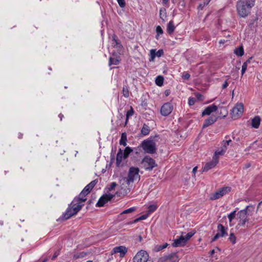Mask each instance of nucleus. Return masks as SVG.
<instances>
[{"label":"nucleus","instance_id":"obj_20","mask_svg":"<svg viewBox=\"0 0 262 262\" xmlns=\"http://www.w3.org/2000/svg\"><path fill=\"white\" fill-rule=\"evenodd\" d=\"M217 233H220L221 237H224L227 235L225 227L222 224H219L217 226Z\"/></svg>","mask_w":262,"mask_h":262},{"label":"nucleus","instance_id":"obj_13","mask_svg":"<svg viewBox=\"0 0 262 262\" xmlns=\"http://www.w3.org/2000/svg\"><path fill=\"white\" fill-rule=\"evenodd\" d=\"M173 110V105L168 102L164 104L161 108V113L163 116H166L170 114Z\"/></svg>","mask_w":262,"mask_h":262},{"label":"nucleus","instance_id":"obj_25","mask_svg":"<svg viewBox=\"0 0 262 262\" xmlns=\"http://www.w3.org/2000/svg\"><path fill=\"white\" fill-rule=\"evenodd\" d=\"M127 135L125 132L122 133L121 139L120 140V144L123 145V146L126 145V142H127Z\"/></svg>","mask_w":262,"mask_h":262},{"label":"nucleus","instance_id":"obj_4","mask_svg":"<svg viewBox=\"0 0 262 262\" xmlns=\"http://www.w3.org/2000/svg\"><path fill=\"white\" fill-rule=\"evenodd\" d=\"M139 169L138 167H131L129 168L126 182L127 184L133 182L135 180H139L140 176L139 174Z\"/></svg>","mask_w":262,"mask_h":262},{"label":"nucleus","instance_id":"obj_42","mask_svg":"<svg viewBox=\"0 0 262 262\" xmlns=\"http://www.w3.org/2000/svg\"><path fill=\"white\" fill-rule=\"evenodd\" d=\"M150 61H153L156 56V50H154V49L151 50L150 51Z\"/></svg>","mask_w":262,"mask_h":262},{"label":"nucleus","instance_id":"obj_5","mask_svg":"<svg viewBox=\"0 0 262 262\" xmlns=\"http://www.w3.org/2000/svg\"><path fill=\"white\" fill-rule=\"evenodd\" d=\"M231 191V188L229 186H225L219 189L216 191L212 193L210 195L211 200L219 199Z\"/></svg>","mask_w":262,"mask_h":262},{"label":"nucleus","instance_id":"obj_52","mask_svg":"<svg viewBox=\"0 0 262 262\" xmlns=\"http://www.w3.org/2000/svg\"><path fill=\"white\" fill-rule=\"evenodd\" d=\"M220 237H221L220 235V233H217L216 235L212 238L211 240V242H213L215 241H216L217 238H219Z\"/></svg>","mask_w":262,"mask_h":262},{"label":"nucleus","instance_id":"obj_41","mask_svg":"<svg viewBox=\"0 0 262 262\" xmlns=\"http://www.w3.org/2000/svg\"><path fill=\"white\" fill-rule=\"evenodd\" d=\"M235 213L236 210H234L228 215V217L230 223L232 222V220L235 217Z\"/></svg>","mask_w":262,"mask_h":262},{"label":"nucleus","instance_id":"obj_61","mask_svg":"<svg viewBox=\"0 0 262 262\" xmlns=\"http://www.w3.org/2000/svg\"><path fill=\"white\" fill-rule=\"evenodd\" d=\"M202 97V95L201 93H198L196 94V98H197V99L201 98Z\"/></svg>","mask_w":262,"mask_h":262},{"label":"nucleus","instance_id":"obj_9","mask_svg":"<svg viewBox=\"0 0 262 262\" xmlns=\"http://www.w3.org/2000/svg\"><path fill=\"white\" fill-rule=\"evenodd\" d=\"M149 258L147 252L141 250L137 252L133 258V262H147Z\"/></svg>","mask_w":262,"mask_h":262},{"label":"nucleus","instance_id":"obj_46","mask_svg":"<svg viewBox=\"0 0 262 262\" xmlns=\"http://www.w3.org/2000/svg\"><path fill=\"white\" fill-rule=\"evenodd\" d=\"M97 182L98 179H95L94 181H92L91 182H90L88 185H89V186L92 187V189H93L96 185V184L97 183Z\"/></svg>","mask_w":262,"mask_h":262},{"label":"nucleus","instance_id":"obj_17","mask_svg":"<svg viewBox=\"0 0 262 262\" xmlns=\"http://www.w3.org/2000/svg\"><path fill=\"white\" fill-rule=\"evenodd\" d=\"M217 110V106L212 104L207 107L202 112V116L209 115L210 114Z\"/></svg>","mask_w":262,"mask_h":262},{"label":"nucleus","instance_id":"obj_59","mask_svg":"<svg viewBox=\"0 0 262 262\" xmlns=\"http://www.w3.org/2000/svg\"><path fill=\"white\" fill-rule=\"evenodd\" d=\"M252 57H249L247 60L246 62H245L244 63H246V64L248 66V64L251 61V60L252 59Z\"/></svg>","mask_w":262,"mask_h":262},{"label":"nucleus","instance_id":"obj_40","mask_svg":"<svg viewBox=\"0 0 262 262\" xmlns=\"http://www.w3.org/2000/svg\"><path fill=\"white\" fill-rule=\"evenodd\" d=\"M231 142V140H227V141H223V142H222L223 147H222V149H225V150L226 151L227 147L229 145V142Z\"/></svg>","mask_w":262,"mask_h":262},{"label":"nucleus","instance_id":"obj_39","mask_svg":"<svg viewBox=\"0 0 262 262\" xmlns=\"http://www.w3.org/2000/svg\"><path fill=\"white\" fill-rule=\"evenodd\" d=\"M195 231H192L190 232H188L186 235L184 236L186 242H187V241L189 240L195 234Z\"/></svg>","mask_w":262,"mask_h":262},{"label":"nucleus","instance_id":"obj_44","mask_svg":"<svg viewBox=\"0 0 262 262\" xmlns=\"http://www.w3.org/2000/svg\"><path fill=\"white\" fill-rule=\"evenodd\" d=\"M165 11V9H164V11H162V10H160V17L163 20H164V18L166 17V13Z\"/></svg>","mask_w":262,"mask_h":262},{"label":"nucleus","instance_id":"obj_14","mask_svg":"<svg viewBox=\"0 0 262 262\" xmlns=\"http://www.w3.org/2000/svg\"><path fill=\"white\" fill-rule=\"evenodd\" d=\"M219 162V159L215 157H213L212 160L207 163L205 166L202 168V171L203 172H207L209 170L214 167Z\"/></svg>","mask_w":262,"mask_h":262},{"label":"nucleus","instance_id":"obj_31","mask_svg":"<svg viewBox=\"0 0 262 262\" xmlns=\"http://www.w3.org/2000/svg\"><path fill=\"white\" fill-rule=\"evenodd\" d=\"M164 78L162 76H158L155 80L156 83L158 86H162L163 84Z\"/></svg>","mask_w":262,"mask_h":262},{"label":"nucleus","instance_id":"obj_11","mask_svg":"<svg viewBox=\"0 0 262 262\" xmlns=\"http://www.w3.org/2000/svg\"><path fill=\"white\" fill-rule=\"evenodd\" d=\"M114 196L115 195L111 194H106L103 195L99 199L98 202L97 203L96 206H103L105 204H106L107 202H108L109 201L112 199L114 197Z\"/></svg>","mask_w":262,"mask_h":262},{"label":"nucleus","instance_id":"obj_3","mask_svg":"<svg viewBox=\"0 0 262 262\" xmlns=\"http://www.w3.org/2000/svg\"><path fill=\"white\" fill-rule=\"evenodd\" d=\"M83 204H79L76 202L73 203V201L69 206L66 212L63 214V217L66 220L70 219L71 216L76 214L81 209Z\"/></svg>","mask_w":262,"mask_h":262},{"label":"nucleus","instance_id":"obj_37","mask_svg":"<svg viewBox=\"0 0 262 262\" xmlns=\"http://www.w3.org/2000/svg\"><path fill=\"white\" fill-rule=\"evenodd\" d=\"M136 210V207H131L129 209H126L124 210L122 212L120 213V215H122L123 214H127L132 213Z\"/></svg>","mask_w":262,"mask_h":262},{"label":"nucleus","instance_id":"obj_18","mask_svg":"<svg viewBox=\"0 0 262 262\" xmlns=\"http://www.w3.org/2000/svg\"><path fill=\"white\" fill-rule=\"evenodd\" d=\"M217 118L214 115L210 116L208 118L205 120L204 123L203 125V128H206L213 124L217 121Z\"/></svg>","mask_w":262,"mask_h":262},{"label":"nucleus","instance_id":"obj_53","mask_svg":"<svg viewBox=\"0 0 262 262\" xmlns=\"http://www.w3.org/2000/svg\"><path fill=\"white\" fill-rule=\"evenodd\" d=\"M116 186H117V184L116 182L112 183L111 184L110 187L109 188V190L114 189Z\"/></svg>","mask_w":262,"mask_h":262},{"label":"nucleus","instance_id":"obj_23","mask_svg":"<svg viewBox=\"0 0 262 262\" xmlns=\"http://www.w3.org/2000/svg\"><path fill=\"white\" fill-rule=\"evenodd\" d=\"M150 131V127L147 124H144L141 130V134L145 136L148 135Z\"/></svg>","mask_w":262,"mask_h":262},{"label":"nucleus","instance_id":"obj_47","mask_svg":"<svg viewBox=\"0 0 262 262\" xmlns=\"http://www.w3.org/2000/svg\"><path fill=\"white\" fill-rule=\"evenodd\" d=\"M117 2L121 8H124L125 6L124 0H117Z\"/></svg>","mask_w":262,"mask_h":262},{"label":"nucleus","instance_id":"obj_48","mask_svg":"<svg viewBox=\"0 0 262 262\" xmlns=\"http://www.w3.org/2000/svg\"><path fill=\"white\" fill-rule=\"evenodd\" d=\"M247 68V65L246 64V63H244L243 64L242 67V75L243 76L245 72H246Z\"/></svg>","mask_w":262,"mask_h":262},{"label":"nucleus","instance_id":"obj_34","mask_svg":"<svg viewBox=\"0 0 262 262\" xmlns=\"http://www.w3.org/2000/svg\"><path fill=\"white\" fill-rule=\"evenodd\" d=\"M255 0H247L245 5L248 8H251L254 5Z\"/></svg>","mask_w":262,"mask_h":262},{"label":"nucleus","instance_id":"obj_24","mask_svg":"<svg viewBox=\"0 0 262 262\" xmlns=\"http://www.w3.org/2000/svg\"><path fill=\"white\" fill-rule=\"evenodd\" d=\"M175 29V26L172 20L170 21L167 26V32L169 34H171Z\"/></svg>","mask_w":262,"mask_h":262},{"label":"nucleus","instance_id":"obj_32","mask_svg":"<svg viewBox=\"0 0 262 262\" xmlns=\"http://www.w3.org/2000/svg\"><path fill=\"white\" fill-rule=\"evenodd\" d=\"M225 152H226V150H225V149L222 148L221 150L218 149L217 150H216L215 151L214 155L213 157H216V158L219 159L218 156L219 155H221V156L224 155V154L225 153Z\"/></svg>","mask_w":262,"mask_h":262},{"label":"nucleus","instance_id":"obj_7","mask_svg":"<svg viewBox=\"0 0 262 262\" xmlns=\"http://www.w3.org/2000/svg\"><path fill=\"white\" fill-rule=\"evenodd\" d=\"M236 8L238 14L242 17H246L249 14V10L243 1H238L237 3Z\"/></svg>","mask_w":262,"mask_h":262},{"label":"nucleus","instance_id":"obj_26","mask_svg":"<svg viewBox=\"0 0 262 262\" xmlns=\"http://www.w3.org/2000/svg\"><path fill=\"white\" fill-rule=\"evenodd\" d=\"M234 53L238 56H242L244 54V48L243 46H240L236 48L234 51Z\"/></svg>","mask_w":262,"mask_h":262},{"label":"nucleus","instance_id":"obj_8","mask_svg":"<svg viewBox=\"0 0 262 262\" xmlns=\"http://www.w3.org/2000/svg\"><path fill=\"white\" fill-rule=\"evenodd\" d=\"M142 164H143L145 169L149 171L151 170L154 167L157 166L155 160L148 156H145L143 158Z\"/></svg>","mask_w":262,"mask_h":262},{"label":"nucleus","instance_id":"obj_55","mask_svg":"<svg viewBox=\"0 0 262 262\" xmlns=\"http://www.w3.org/2000/svg\"><path fill=\"white\" fill-rule=\"evenodd\" d=\"M190 75L188 73H185L183 75V77L185 79H189Z\"/></svg>","mask_w":262,"mask_h":262},{"label":"nucleus","instance_id":"obj_22","mask_svg":"<svg viewBox=\"0 0 262 262\" xmlns=\"http://www.w3.org/2000/svg\"><path fill=\"white\" fill-rule=\"evenodd\" d=\"M217 112L220 114V117L222 118L226 117L228 115V111L225 107H219L217 108Z\"/></svg>","mask_w":262,"mask_h":262},{"label":"nucleus","instance_id":"obj_21","mask_svg":"<svg viewBox=\"0 0 262 262\" xmlns=\"http://www.w3.org/2000/svg\"><path fill=\"white\" fill-rule=\"evenodd\" d=\"M260 122V118L257 116H255L254 118L252 120V126L255 128H258Z\"/></svg>","mask_w":262,"mask_h":262},{"label":"nucleus","instance_id":"obj_36","mask_svg":"<svg viewBox=\"0 0 262 262\" xmlns=\"http://www.w3.org/2000/svg\"><path fill=\"white\" fill-rule=\"evenodd\" d=\"M229 239L233 244H235L236 243V237L233 233H231L229 235Z\"/></svg>","mask_w":262,"mask_h":262},{"label":"nucleus","instance_id":"obj_35","mask_svg":"<svg viewBox=\"0 0 262 262\" xmlns=\"http://www.w3.org/2000/svg\"><path fill=\"white\" fill-rule=\"evenodd\" d=\"M157 209V206L156 205H150L148 208V213H150L154 212Z\"/></svg>","mask_w":262,"mask_h":262},{"label":"nucleus","instance_id":"obj_51","mask_svg":"<svg viewBox=\"0 0 262 262\" xmlns=\"http://www.w3.org/2000/svg\"><path fill=\"white\" fill-rule=\"evenodd\" d=\"M163 50L162 49L159 50L157 52H156V56L158 57H160L163 54Z\"/></svg>","mask_w":262,"mask_h":262},{"label":"nucleus","instance_id":"obj_2","mask_svg":"<svg viewBox=\"0 0 262 262\" xmlns=\"http://www.w3.org/2000/svg\"><path fill=\"white\" fill-rule=\"evenodd\" d=\"M160 139L159 135H155L150 136L148 139L143 140L141 144L140 147L142 148L143 150L148 154H154L156 152L157 147L156 142Z\"/></svg>","mask_w":262,"mask_h":262},{"label":"nucleus","instance_id":"obj_33","mask_svg":"<svg viewBox=\"0 0 262 262\" xmlns=\"http://www.w3.org/2000/svg\"><path fill=\"white\" fill-rule=\"evenodd\" d=\"M134 114V110L132 107H130V109L127 112L126 114V121L125 124L127 123L128 118L129 117L132 116Z\"/></svg>","mask_w":262,"mask_h":262},{"label":"nucleus","instance_id":"obj_49","mask_svg":"<svg viewBox=\"0 0 262 262\" xmlns=\"http://www.w3.org/2000/svg\"><path fill=\"white\" fill-rule=\"evenodd\" d=\"M156 32L158 33V34H162L163 33L162 28L159 26L157 27Z\"/></svg>","mask_w":262,"mask_h":262},{"label":"nucleus","instance_id":"obj_64","mask_svg":"<svg viewBox=\"0 0 262 262\" xmlns=\"http://www.w3.org/2000/svg\"><path fill=\"white\" fill-rule=\"evenodd\" d=\"M140 221V220L139 219V217H138V218H137V219H135V220L133 221V223H137V222H139V221Z\"/></svg>","mask_w":262,"mask_h":262},{"label":"nucleus","instance_id":"obj_6","mask_svg":"<svg viewBox=\"0 0 262 262\" xmlns=\"http://www.w3.org/2000/svg\"><path fill=\"white\" fill-rule=\"evenodd\" d=\"M243 112L244 104L242 103H237L231 110V118L234 120L238 118L242 115Z\"/></svg>","mask_w":262,"mask_h":262},{"label":"nucleus","instance_id":"obj_57","mask_svg":"<svg viewBox=\"0 0 262 262\" xmlns=\"http://www.w3.org/2000/svg\"><path fill=\"white\" fill-rule=\"evenodd\" d=\"M228 85V83L227 82V81H226L222 85V88L223 89H225L226 88Z\"/></svg>","mask_w":262,"mask_h":262},{"label":"nucleus","instance_id":"obj_12","mask_svg":"<svg viewBox=\"0 0 262 262\" xmlns=\"http://www.w3.org/2000/svg\"><path fill=\"white\" fill-rule=\"evenodd\" d=\"M127 252V248L123 246H120L114 247L111 251V255L119 253L120 257L122 258L124 257L125 255Z\"/></svg>","mask_w":262,"mask_h":262},{"label":"nucleus","instance_id":"obj_43","mask_svg":"<svg viewBox=\"0 0 262 262\" xmlns=\"http://www.w3.org/2000/svg\"><path fill=\"white\" fill-rule=\"evenodd\" d=\"M122 91H123V95L125 97H129V91L126 86L123 88Z\"/></svg>","mask_w":262,"mask_h":262},{"label":"nucleus","instance_id":"obj_15","mask_svg":"<svg viewBox=\"0 0 262 262\" xmlns=\"http://www.w3.org/2000/svg\"><path fill=\"white\" fill-rule=\"evenodd\" d=\"M88 194V193H86L83 190H82L78 196L74 198L73 200V203L76 202L79 204H81V203L82 202H84L86 200L85 196Z\"/></svg>","mask_w":262,"mask_h":262},{"label":"nucleus","instance_id":"obj_56","mask_svg":"<svg viewBox=\"0 0 262 262\" xmlns=\"http://www.w3.org/2000/svg\"><path fill=\"white\" fill-rule=\"evenodd\" d=\"M195 102V99H189V105H192L194 104Z\"/></svg>","mask_w":262,"mask_h":262},{"label":"nucleus","instance_id":"obj_27","mask_svg":"<svg viewBox=\"0 0 262 262\" xmlns=\"http://www.w3.org/2000/svg\"><path fill=\"white\" fill-rule=\"evenodd\" d=\"M132 151L133 149L130 147H126L124 150V152L123 153V159H126V158H127L130 153L132 152Z\"/></svg>","mask_w":262,"mask_h":262},{"label":"nucleus","instance_id":"obj_1","mask_svg":"<svg viewBox=\"0 0 262 262\" xmlns=\"http://www.w3.org/2000/svg\"><path fill=\"white\" fill-rule=\"evenodd\" d=\"M255 207L253 205L247 206L245 209L242 210L237 213L238 220V225L245 226L247 223V227H251L255 224L257 220L253 215L255 212Z\"/></svg>","mask_w":262,"mask_h":262},{"label":"nucleus","instance_id":"obj_45","mask_svg":"<svg viewBox=\"0 0 262 262\" xmlns=\"http://www.w3.org/2000/svg\"><path fill=\"white\" fill-rule=\"evenodd\" d=\"M84 190V191H85L86 193H90V192L91 191V190H92V187H91L90 186H89V185H87L84 188V189H83Z\"/></svg>","mask_w":262,"mask_h":262},{"label":"nucleus","instance_id":"obj_10","mask_svg":"<svg viewBox=\"0 0 262 262\" xmlns=\"http://www.w3.org/2000/svg\"><path fill=\"white\" fill-rule=\"evenodd\" d=\"M179 258L177 253H172L161 257L159 262H179Z\"/></svg>","mask_w":262,"mask_h":262},{"label":"nucleus","instance_id":"obj_19","mask_svg":"<svg viewBox=\"0 0 262 262\" xmlns=\"http://www.w3.org/2000/svg\"><path fill=\"white\" fill-rule=\"evenodd\" d=\"M123 159V155L122 150L121 148H119L116 157V165L117 166H122L121 164L122 160Z\"/></svg>","mask_w":262,"mask_h":262},{"label":"nucleus","instance_id":"obj_54","mask_svg":"<svg viewBox=\"0 0 262 262\" xmlns=\"http://www.w3.org/2000/svg\"><path fill=\"white\" fill-rule=\"evenodd\" d=\"M148 216V214H143L139 217V219L140 220V221L145 220V219H147Z\"/></svg>","mask_w":262,"mask_h":262},{"label":"nucleus","instance_id":"obj_50","mask_svg":"<svg viewBox=\"0 0 262 262\" xmlns=\"http://www.w3.org/2000/svg\"><path fill=\"white\" fill-rule=\"evenodd\" d=\"M60 253V250H57L54 254L53 257H52V260H55L56 257L59 255Z\"/></svg>","mask_w":262,"mask_h":262},{"label":"nucleus","instance_id":"obj_29","mask_svg":"<svg viewBox=\"0 0 262 262\" xmlns=\"http://www.w3.org/2000/svg\"><path fill=\"white\" fill-rule=\"evenodd\" d=\"M120 60L119 58H114L113 57H110L109 58V66L112 65H117L119 63Z\"/></svg>","mask_w":262,"mask_h":262},{"label":"nucleus","instance_id":"obj_38","mask_svg":"<svg viewBox=\"0 0 262 262\" xmlns=\"http://www.w3.org/2000/svg\"><path fill=\"white\" fill-rule=\"evenodd\" d=\"M210 2V0H205L203 3L200 4L198 6V9L202 10L203 8L207 6Z\"/></svg>","mask_w":262,"mask_h":262},{"label":"nucleus","instance_id":"obj_60","mask_svg":"<svg viewBox=\"0 0 262 262\" xmlns=\"http://www.w3.org/2000/svg\"><path fill=\"white\" fill-rule=\"evenodd\" d=\"M170 92L169 90H167L165 91V96L167 97L169 96V95L170 94Z\"/></svg>","mask_w":262,"mask_h":262},{"label":"nucleus","instance_id":"obj_16","mask_svg":"<svg viewBox=\"0 0 262 262\" xmlns=\"http://www.w3.org/2000/svg\"><path fill=\"white\" fill-rule=\"evenodd\" d=\"M186 241L184 238V236L181 235L179 238L176 239L173 241V243L172 244V246L174 247H177L181 246H184L186 243Z\"/></svg>","mask_w":262,"mask_h":262},{"label":"nucleus","instance_id":"obj_28","mask_svg":"<svg viewBox=\"0 0 262 262\" xmlns=\"http://www.w3.org/2000/svg\"><path fill=\"white\" fill-rule=\"evenodd\" d=\"M168 244L167 243H165L163 245H156L154 248V251L159 252L166 248L168 246Z\"/></svg>","mask_w":262,"mask_h":262},{"label":"nucleus","instance_id":"obj_58","mask_svg":"<svg viewBox=\"0 0 262 262\" xmlns=\"http://www.w3.org/2000/svg\"><path fill=\"white\" fill-rule=\"evenodd\" d=\"M197 169H198V167L197 166L194 167L193 168V169H192V172L194 174V176H195V173H196V172L197 171Z\"/></svg>","mask_w":262,"mask_h":262},{"label":"nucleus","instance_id":"obj_30","mask_svg":"<svg viewBox=\"0 0 262 262\" xmlns=\"http://www.w3.org/2000/svg\"><path fill=\"white\" fill-rule=\"evenodd\" d=\"M113 40L115 42V45L117 48H122V46L119 40L118 39L117 36L115 34H113L112 36Z\"/></svg>","mask_w":262,"mask_h":262},{"label":"nucleus","instance_id":"obj_62","mask_svg":"<svg viewBox=\"0 0 262 262\" xmlns=\"http://www.w3.org/2000/svg\"><path fill=\"white\" fill-rule=\"evenodd\" d=\"M260 207H261L262 208V201L261 202H260L259 203H258V205L257 206V210L256 211V213L257 212V210H258V209Z\"/></svg>","mask_w":262,"mask_h":262},{"label":"nucleus","instance_id":"obj_63","mask_svg":"<svg viewBox=\"0 0 262 262\" xmlns=\"http://www.w3.org/2000/svg\"><path fill=\"white\" fill-rule=\"evenodd\" d=\"M162 4L164 5H166V4H167L169 0H162Z\"/></svg>","mask_w":262,"mask_h":262}]
</instances>
